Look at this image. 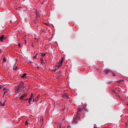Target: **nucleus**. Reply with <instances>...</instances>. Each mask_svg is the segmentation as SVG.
I'll return each mask as SVG.
<instances>
[{
  "instance_id": "obj_1",
  "label": "nucleus",
  "mask_w": 128,
  "mask_h": 128,
  "mask_svg": "<svg viewBox=\"0 0 128 128\" xmlns=\"http://www.w3.org/2000/svg\"><path fill=\"white\" fill-rule=\"evenodd\" d=\"M23 86L24 82H22V81H21V82H20V85H18L16 86V92L17 94H18V92H21V88H22Z\"/></svg>"
},
{
  "instance_id": "obj_2",
  "label": "nucleus",
  "mask_w": 128,
  "mask_h": 128,
  "mask_svg": "<svg viewBox=\"0 0 128 128\" xmlns=\"http://www.w3.org/2000/svg\"><path fill=\"white\" fill-rule=\"evenodd\" d=\"M32 22L36 26H38V19L33 20Z\"/></svg>"
},
{
  "instance_id": "obj_3",
  "label": "nucleus",
  "mask_w": 128,
  "mask_h": 128,
  "mask_svg": "<svg viewBox=\"0 0 128 128\" xmlns=\"http://www.w3.org/2000/svg\"><path fill=\"white\" fill-rule=\"evenodd\" d=\"M62 64V60H60V62H58V67H56V69L54 70V72H56V70H58V68H60L61 66V64Z\"/></svg>"
},
{
  "instance_id": "obj_4",
  "label": "nucleus",
  "mask_w": 128,
  "mask_h": 128,
  "mask_svg": "<svg viewBox=\"0 0 128 128\" xmlns=\"http://www.w3.org/2000/svg\"><path fill=\"white\" fill-rule=\"evenodd\" d=\"M28 100H29V101H28V102H29V104H30V102H32V100H34V98H32V96H30V97L29 98H28Z\"/></svg>"
},
{
  "instance_id": "obj_5",
  "label": "nucleus",
  "mask_w": 128,
  "mask_h": 128,
  "mask_svg": "<svg viewBox=\"0 0 128 128\" xmlns=\"http://www.w3.org/2000/svg\"><path fill=\"white\" fill-rule=\"evenodd\" d=\"M36 18H40V13L38 12H36Z\"/></svg>"
},
{
  "instance_id": "obj_6",
  "label": "nucleus",
  "mask_w": 128,
  "mask_h": 128,
  "mask_svg": "<svg viewBox=\"0 0 128 128\" xmlns=\"http://www.w3.org/2000/svg\"><path fill=\"white\" fill-rule=\"evenodd\" d=\"M25 97H26V94H24V95L21 96L20 97V100H24V98H25Z\"/></svg>"
},
{
  "instance_id": "obj_7",
  "label": "nucleus",
  "mask_w": 128,
  "mask_h": 128,
  "mask_svg": "<svg viewBox=\"0 0 128 128\" xmlns=\"http://www.w3.org/2000/svg\"><path fill=\"white\" fill-rule=\"evenodd\" d=\"M106 74H108V73L110 72V70L109 69H106L105 70Z\"/></svg>"
},
{
  "instance_id": "obj_8",
  "label": "nucleus",
  "mask_w": 128,
  "mask_h": 128,
  "mask_svg": "<svg viewBox=\"0 0 128 128\" xmlns=\"http://www.w3.org/2000/svg\"><path fill=\"white\" fill-rule=\"evenodd\" d=\"M21 78L22 79H24L26 78V74H24L22 76H21Z\"/></svg>"
},
{
  "instance_id": "obj_9",
  "label": "nucleus",
  "mask_w": 128,
  "mask_h": 128,
  "mask_svg": "<svg viewBox=\"0 0 128 128\" xmlns=\"http://www.w3.org/2000/svg\"><path fill=\"white\" fill-rule=\"evenodd\" d=\"M4 38V35L0 36V42H3V39Z\"/></svg>"
},
{
  "instance_id": "obj_10",
  "label": "nucleus",
  "mask_w": 128,
  "mask_h": 128,
  "mask_svg": "<svg viewBox=\"0 0 128 128\" xmlns=\"http://www.w3.org/2000/svg\"><path fill=\"white\" fill-rule=\"evenodd\" d=\"M76 122H78V120H76V118H74V120H73V124H76Z\"/></svg>"
},
{
  "instance_id": "obj_11",
  "label": "nucleus",
  "mask_w": 128,
  "mask_h": 128,
  "mask_svg": "<svg viewBox=\"0 0 128 128\" xmlns=\"http://www.w3.org/2000/svg\"><path fill=\"white\" fill-rule=\"evenodd\" d=\"M63 98H68V96L66 95V94H64V95H63Z\"/></svg>"
},
{
  "instance_id": "obj_12",
  "label": "nucleus",
  "mask_w": 128,
  "mask_h": 128,
  "mask_svg": "<svg viewBox=\"0 0 128 128\" xmlns=\"http://www.w3.org/2000/svg\"><path fill=\"white\" fill-rule=\"evenodd\" d=\"M82 111V109H80L79 110H78V112H77V115H76V116H77V117H78V113H80V112Z\"/></svg>"
},
{
  "instance_id": "obj_13",
  "label": "nucleus",
  "mask_w": 128,
  "mask_h": 128,
  "mask_svg": "<svg viewBox=\"0 0 128 128\" xmlns=\"http://www.w3.org/2000/svg\"><path fill=\"white\" fill-rule=\"evenodd\" d=\"M43 58H40V64H44V62H43Z\"/></svg>"
},
{
  "instance_id": "obj_14",
  "label": "nucleus",
  "mask_w": 128,
  "mask_h": 128,
  "mask_svg": "<svg viewBox=\"0 0 128 128\" xmlns=\"http://www.w3.org/2000/svg\"><path fill=\"white\" fill-rule=\"evenodd\" d=\"M40 124H42L43 123V118H40Z\"/></svg>"
},
{
  "instance_id": "obj_15",
  "label": "nucleus",
  "mask_w": 128,
  "mask_h": 128,
  "mask_svg": "<svg viewBox=\"0 0 128 128\" xmlns=\"http://www.w3.org/2000/svg\"><path fill=\"white\" fill-rule=\"evenodd\" d=\"M0 106H4V103H2V102H0Z\"/></svg>"
},
{
  "instance_id": "obj_16",
  "label": "nucleus",
  "mask_w": 128,
  "mask_h": 128,
  "mask_svg": "<svg viewBox=\"0 0 128 128\" xmlns=\"http://www.w3.org/2000/svg\"><path fill=\"white\" fill-rule=\"evenodd\" d=\"M42 54V56H46L45 53H42V54Z\"/></svg>"
},
{
  "instance_id": "obj_17",
  "label": "nucleus",
  "mask_w": 128,
  "mask_h": 128,
  "mask_svg": "<svg viewBox=\"0 0 128 128\" xmlns=\"http://www.w3.org/2000/svg\"><path fill=\"white\" fill-rule=\"evenodd\" d=\"M4 62H6V58H3V63H4Z\"/></svg>"
},
{
  "instance_id": "obj_18",
  "label": "nucleus",
  "mask_w": 128,
  "mask_h": 128,
  "mask_svg": "<svg viewBox=\"0 0 128 128\" xmlns=\"http://www.w3.org/2000/svg\"><path fill=\"white\" fill-rule=\"evenodd\" d=\"M17 46H18V47L21 46V44H20V43H17Z\"/></svg>"
},
{
  "instance_id": "obj_19",
  "label": "nucleus",
  "mask_w": 128,
  "mask_h": 128,
  "mask_svg": "<svg viewBox=\"0 0 128 128\" xmlns=\"http://www.w3.org/2000/svg\"><path fill=\"white\" fill-rule=\"evenodd\" d=\"M37 100H38V98H36V100L33 99L32 100H33V102H36Z\"/></svg>"
},
{
  "instance_id": "obj_20",
  "label": "nucleus",
  "mask_w": 128,
  "mask_h": 128,
  "mask_svg": "<svg viewBox=\"0 0 128 128\" xmlns=\"http://www.w3.org/2000/svg\"><path fill=\"white\" fill-rule=\"evenodd\" d=\"M28 121L25 122V125H28Z\"/></svg>"
},
{
  "instance_id": "obj_21",
  "label": "nucleus",
  "mask_w": 128,
  "mask_h": 128,
  "mask_svg": "<svg viewBox=\"0 0 128 128\" xmlns=\"http://www.w3.org/2000/svg\"><path fill=\"white\" fill-rule=\"evenodd\" d=\"M37 56H38V54H36V56H34V58H36Z\"/></svg>"
},
{
  "instance_id": "obj_22",
  "label": "nucleus",
  "mask_w": 128,
  "mask_h": 128,
  "mask_svg": "<svg viewBox=\"0 0 128 128\" xmlns=\"http://www.w3.org/2000/svg\"><path fill=\"white\" fill-rule=\"evenodd\" d=\"M39 68V66H38V65L36 66V69Z\"/></svg>"
},
{
  "instance_id": "obj_23",
  "label": "nucleus",
  "mask_w": 128,
  "mask_h": 128,
  "mask_svg": "<svg viewBox=\"0 0 128 128\" xmlns=\"http://www.w3.org/2000/svg\"><path fill=\"white\" fill-rule=\"evenodd\" d=\"M60 128H64V126L60 125Z\"/></svg>"
},
{
  "instance_id": "obj_24",
  "label": "nucleus",
  "mask_w": 128,
  "mask_h": 128,
  "mask_svg": "<svg viewBox=\"0 0 128 128\" xmlns=\"http://www.w3.org/2000/svg\"><path fill=\"white\" fill-rule=\"evenodd\" d=\"M67 128H70V126H66Z\"/></svg>"
},
{
  "instance_id": "obj_25",
  "label": "nucleus",
  "mask_w": 128,
  "mask_h": 128,
  "mask_svg": "<svg viewBox=\"0 0 128 128\" xmlns=\"http://www.w3.org/2000/svg\"><path fill=\"white\" fill-rule=\"evenodd\" d=\"M24 88H25V89H27L28 87L27 86H24Z\"/></svg>"
},
{
  "instance_id": "obj_26",
  "label": "nucleus",
  "mask_w": 128,
  "mask_h": 128,
  "mask_svg": "<svg viewBox=\"0 0 128 128\" xmlns=\"http://www.w3.org/2000/svg\"><path fill=\"white\" fill-rule=\"evenodd\" d=\"M32 63V61H29V62H28V64Z\"/></svg>"
},
{
  "instance_id": "obj_27",
  "label": "nucleus",
  "mask_w": 128,
  "mask_h": 128,
  "mask_svg": "<svg viewBox=\"0 0 128 128\" xmlns=\"http://www.w3.org/2000/svg\"><path fill=\"white\" fill-rule=\"evenodd\" d=\"M26 100H28V98L25 99V101H26Z\"/></svg>"
},
{
  "instance_id": "obj_28",
  "label": "nucleus",
  "mask_w": 128,
  "mask_h": 128,
  "mask_svg": "<svg viewBox=\"0 0 128 128\" xmlns=\"http://www.w3.org/2000/svg\"><path fill=\"white\" fill-rule=\"evenodd\" d=\"M3 90H4V91H6V90L5 88H3Z\"/></svg>"
},
{
  "instance_id": "obj_29",
  "label": "nucleus",
  "mask_w": 128,
  "mask_h": 128,
  "mask_svg": "<svg viewBox=\"0 0 128 128\" xmlns=\"http://www.w3.org/2000/svg\"><path fill=\"white\" fill-rule=\"evenodd\" d=\"M2 87L1 86H0V89H2Z\"/></svg>"
},
{
  "instance_id": "obj_30",
  "label": "nucleus",
  "mask_w": 128,
  "mask_h": 128,
  "mask_svg": "<svg viewBox=\"0 0 128 128\" xmlns=\"http://www.w3.org/2000/svg\"><path fill=\"white\" fill-rule=\"evenodd\" d=\"M10 24H12V20L10 21Z\"/></svg>"
},
{
  "instance_id": "obj_31",
  "label": "nucleus",
  "mask_w": 128,
  "mask_h": 128,
  "mask_svg": "<svg viewBox=\"0 0 128 128\" xmlns=\"http://www.w3.org/2000/svg\"><path fill=\"white\" fill-rule=\"evenodd\" d=\"M6 91L4 92V94H6Z\"/></svg>"
},
{
  "instance_id": "obj_32",
  "label": "nucleus",
  "mask_w": 128,
  "mask_h": 128,
  "mask_svg": "<svg viewBox=\"0 0 128 128\" xmlns=\"http://www.w3.org/2000/svg\"><path fill=\"white\" fill-rule=\"evenodd\" d=\"M24 40V41H25V43H26V40Z\"/></svg>"
},
{
  "instance_id": "obj_33",
  "label": "nucleus",
  "mask_w": 128,
  "mask_h": 128,
  "mask_svg": "<svg viewBox=\"0 0 128 128\" xmlns=\"http://www.w3.org/2000/svg\"><path fill=\"white\" fill-rule=\"evenodd\" d=\"M121 82H124V80H121Z\"/></svg>"
},
{
  "instance_id": "obj_34",
  "label": "nucleus",
  "mask_w": 128,
  "mask_h": 128,
  "mask_svg": "<svg viewBox=\"0 0 128 128\" xmlns=\"http://www.w3.org/2000/svg\"><path fill=\"white\" fill-rule=\"evenodd\" d=\"M38 96H38V97H36V98H38Z\"/></svg>"
},
{
  "instance_id": "obj_35",
  "label": "nucleus",
  "mask_w": 128,
  "mask_h": 128,
  "mask_svg": "<svg viewBox=\"0 0 128 128\" xmlns=\"http://www.w3.org/2000/svg\"><path fill=\"white\" fill-rule=\"evenodd\" d=\"M45 24H48L46 23H45Z\"/></svg>"
},
{
  "instance_id": "obj_36",
  "label": "nucleus",
  "mask_w": 128,
  "mask_h": 128,
  "mask_svg": "<svg viewBox=\"0 0 128 128\" xmlns=\"http://www.w3.org/2000/svg\"><path fill=\"white\" fill-rule=\"evenodd\" d=\"M28 90H26V92H28Z\"/></svg>"
},
{
  "instance_id": "obj_37",
  "label": "nucleus",
  "mask_w": 128,
  "mask_h": 128,
  "mask_svg": "<svg viewBox=\"0 0 128 128\" xmlns=\"http://www.w3.org/2000/svg\"><path fill=\"white\" fill-rule=\"evenodd\" d=\"M35 40H36V38Z\"/></svg>"
},
{
  "instance_id": "obj_38",
  "label": "nucleus",
  "mask_w": 128,
  "mask_h": 128,
  "mask_svg": "<svg viewBox=\"0 0 128 128\" xmlns=\"http://www.w3.org/2000/svg\"><path fill=\"white\" fill-rule=\"evenodd\" d=\"M113 76H115V75L114 74V75H113Z\"/></svg>"
},
{
  "instance_id": "obj_39",
  "label": "nucleus",
  "mask_w": 128,
  "mask_h": 128,
  "mask_svg": "<svg viewBox=\"0 0 128 128\" xmlns=\"http://www.w3.org/2000/svg\"><path fill=\"white\" fill-rule=\"evenodd\" d=\"M94 128H96L95 126H94Z\"/></svg>"
},
{
  "instance_id": "obj_40",
  "label": "nucleus",
  "mask_w": 128,
  "mask_h": 128,
  "mask_svg": "<svg viewBox=\"0 0 128 128\" xmlns=\"http://www.w3.org/2000/svg\"><path fill=\"white\" fill-rule=\"evenodd\" d=\"M127 105H128V104H127Z\"/></svg>"
}]
</instances>
